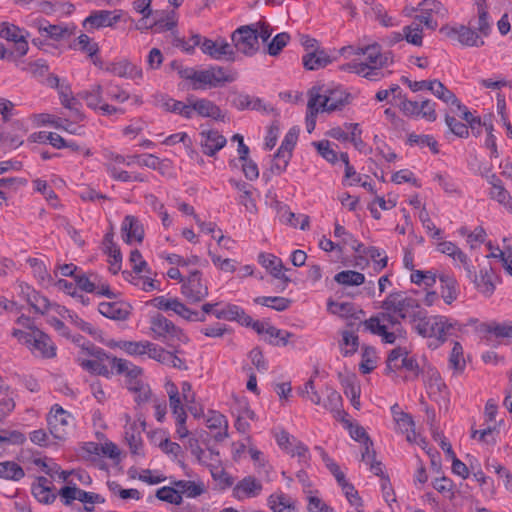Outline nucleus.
<instances>
[{
  "instance_id": "nucleus-1",
  "label": "nucleus",
  "mask_w": 512,
  "mask_h": 512,
  "mask_svg": "<svg viewBox=\"0 0 512 512\" xmlns=\"http://www.w3.org/2000/svg\"><path fill=\"white\" fill-rule=\"evenodd\" d=\"M340 53L366 56V61L361 64L366 65L365 78L369 80L379 79L382 76L381 68L388 64V56L381 53V47L377 43L357 48L346 46L341 48Z\"/></svg>"
},
{
  "instance_id": "nucleus-2",
  "label": "nucleus",
  "mask_w": 512,
  "mask_h": 512,
  "mask_svg": "<svg viewBox=\"0 0 512 512\" xmlns=\"http://www.w3.org/2000/svg\"><path fill=\"white\" fill-rule=\"evenodd\" d=\"M420 303L417 299L409 297L405 292H391L381 304L385 311L396 314L400 319H411V315L419 309Z\"/></svg>"
},
{
  "instance_id": "nucleus-3",
  "label": "nucleus",
  "mask_w": 512,
  "mask_h": 512,
  "mask_svg": "<svg viewBox=\"0 0 512 512\" xmlns=\"http://www.w3.org/2000/svg\"><path fill=\"white\" fill-rule=\"evenodd\" d=\"M231 40L238 52L249 57L255 55L260 48L258 24L240 26L232 33Z\"/></svg>"
},
{
  "instance_id": "nucleus-4",
  "label": "nucleus",
  "mask_w": 512,
  "mask_h": 512,
  "mask_svg": "<svg viewBox=\"0 0 512 512\" xmlns=\"http://www.w3.org/2000/svg\"><path fill=\"white\" fill-rule=\"evenodd\" d=\"M311 89H316L320 93L318 107L322 111L333 112L341 110L346 104L349 103V94L340 89H329L325 86H314Z\"/></svg>"
},
{
  "instance_id": "nucleus-5",
  "label": "nucleus",
  "mask_w": 512,
  "mask_h": 512,
  "mask_svg": "<svg viewBox=\"0 0 512 512\" xmlns=\"http://www.w3.org/2000/svg\"><path fill=\"white\" fill-rule=\"evenodd\" d=\"M181 292L190 304L199 303L208 296V287L202 283V273L199 270L189 274L182 284Z\"/></svg>"
},
{
  "instance_id": "nucleus-6",
  "label": "nucleus",
  "mask_w": 512,
  "mask_h": 512,
  "mask_svg": "<svg viewBox=\"0 0 512 512\" xmlns=\"http://www.w3.org/2000/svg\"><path fill=\"white\" fill-rule=\"evenodd\" d=\"M150 323V329L155 334V338H169L171 340L176 339L184 343L188 342V337L184 334L183 330L162 314L153 316Z\"/></svg>"
},
{
  "instance_id": "nucleus-7",
  "label": "nucleus",
  "mask_w": 512,
  "mask_h": 512,
  "mask_svg": "<svg viewBox=\"0 0 512 512\" xmlns=\"http://www.w3.org/2000/svg\"><path fill=\"white\" fill-rule=\"evenodd\" d=\"M235 80V77L226 74L225 69L220 66H213L209 69L198 70L196 85L201 87H219L224 83H230Z\"/></svg>"
},
{
  "instance_id": "nucleus-8",
  "label": "nucleus",
  "mask_w": 512,
  "mask_h": 512,
  "mask_svg": "<svg viewBox=\"0 0 512 512\" xmlns=\"http://www.w3.org/2000/svg\"><path fill=\"white\" fill-rule=\"evenodd\" d=\"M71 415L58 404L54 405L48 415L47 421L50 433L54 438L63 440L67 436V428Z\"/></svg>"
},
{
  "instance_id": "nucleus-9",
  "label": "nucleus",
  "mask_w": 512,
  "mask_h": 512,
  "mask_svg": "<svg viewBox=\"0 0 512 512\" xmlns=\"http://www.w3.org/2000/svg\"><path fill=\"white\" fill-rule=\"evenodd\" d=\"M202 52L215 60H235V52L232 49V46L222 38L217 40L204 38L202 43Z\"/></svg>"
},
{
  "instance_id": "nucleus-10",
  "label": "nucleus",
  "mask_w": 512,
  "mask_h": 512,
  "mask_svg": "<svg viewBox=\"0 0 512 512\" xmlns=\"http://www.w3.org/2000/svg\"><path fill=\"white\" fill-rule=\"evenodd\" d=\"M173 8L165 10H154L152 22L155 25V32H164L172 30L177 25L176 9L180 2H172Z\"/></svg>"
},
{
  "instance_id": "nucleus-11",
  "label": "nucleus",
  "mask_w": 512,
  "mask_h": 512,
  "mask_svg": "<svg viewBox=\"0 0 512 512\" xmlns=\"http://www.w3.org/2000/svg\"><path fill=\"white\" fill-rule=\"evenodd\" d=\"M30 350L43 358H53L56 355V347L50 337L39 329H34V335L28 346Z\"/></svg>"
},
{
  "instance_id": "nucleus-12",
  "label": "nucleus",
  "mask_w": 512,
  "mask_h": 512,
  "mask_svg": "<svg viewBox=\"0 0 512 512\" xmlns=\"http://www.w3.org/2000/svg\"><path fill=\"white\" fill-rule=\"evenodd\" d=\"M226 143V138L217 130H203L200 132L202 151L207 156H214Z\"/></svg>"
},
{
  "instance_id": "nucleus-13",
  "label": "nucleus",
  "mask_w": 512,
  "mask_h": 512,
  "mask_svg": "<svg viewBox=\"0 0 512 512\" xmlns=\"http://www.w3.org/2000/svg\"><path fill=\"white\" fill-rule=\"evenodd\" d=\"M33 25L41 35L55 41L66 39L73 33L67 26L49 24L45 19H35Z\"/></svg>"
},
{
  "instance_id": "nucleus-14",
  "label": "nucleus",
  "mask_w": 512,
  "mask_h": 512,
  "mask_svg": "<svg viewBox=\"0 0 512 512\" xmlns=\"http://www.w3.org/2000/svg\"><path fill=\"white\" fill-rule=\"evenodd\" d=\"M262 491V484L253 476H247L237 483L233 495L238 500L246 497H256Z\"/></svg>"
},
{
  "instance_id": "nucleus-15",
  "label": "nucleus",
  "mask_w": 512,
  "mask_h": 512,
  "mask_svg": "<svg viewBox=\"0 0 512 512\" xmlns=\"http://www.w3.org/2000/svg\"><path fill=\"white\" fill-rule=\"evenodd\" d=\"M121 14L118 11L100 10L91 13L84 21V26L92 28L110 27L120 20Z\"/></svg>"
},
{
  "instance_id": "nucleus-16",
  "label": "nucleus",
  "mask_w": 512,
  "mask_h": 512,
  "mask_svg": "<svg viewBox=\"0 0 512 512\" xmlns=\"http://www.w3.org/2000/svg\"><path fill=\"white\" fill-rule=\"evenodd\" d=\"M468 24L480 35L482 39L490 34L491 23L489 21L486 2H482L477 5V17L471 18Z\"/></svg>"
},
{
  "instance_id": "nucleus-17",
  "label": "nucleus",
  "mask_w": 512,
  "mask_h": 512,
  "mask_svg": "<svg viewBox=\"0 0 512 512\" xmlns=\"http://www.w3.org/2000/svg\"><path fill=\"white\" fill-rule=\"evenodd\" d=\"M339 379L343 386L344 394L350 398L352 406L359 410L360 403V386L357 383V378L355 374L343 375L339 373Z\"/></svg>"
},
{
  "instance_id": "nucleus-18",
  "label": "nucleus",
  "mask_w": 512,
  "mask_h": 512,
  "mask_svg": "<svg viewBox=\"0 0 512 512\" xmlns=\"http://www.w3.org/2000/svg\"><path fill=\"white\" fill-rule=\"evenodd\" d=\"M129 305L124 302H102L98 310L101 315L113 320H126L130 314Z\"/></svg>"
},
{
  "instance_id": "nucleus-19",
  "label": "nucleus",
  "mask_w": 512,
  "mask_h": 512,
  "mask_svg": "<svg viewBox=\"0 0 512 512\" xmlns=\"http://www.w3.org/2000/svg\"><path fill=\"white\" fill-rule=\"evenodd\" d=\"M450 33L457 35L458 41L464 46L480 47L484 45V40L469 24L452 28Z\"/></svg>"
},
{
  "instance_id": "nucleus-20",
  "label": "nucleus",
  "mask_w": 512,
  "mask_h": 512,
  "mask_svg": "<svg viewBox=\"0 0 512 512\" xmlns=\"http://www.w3.org/2000/svg\"><path fill=\"white\" fill-rule=\"evenodd\" d=\"M332 58L326 53L324 49H317L306 53L302 57V63L307 70H318L326 67L332 62Z\"/></svg>"
},
{
  "instance_id": "nucleus-21",
  "label": "nucleus",
  "mask_w": 512,
  "mask_h": 512,
  "mask_svg": "<svg viewBox=\"0 0 512 512\" xmlns=\"http://www.w3.org/2000/svg\"><path fill=\"white\" fill-rule=\"evenodd\" d=\"M21 294L29 303V305L34 309L35 312L44 314L48 311L52 304L50 301L41 296L38 292L31 289L28 285H21Z\"/></svg>"
},
{
  "instance_id": "nucleus-22",
  "label": "nucleus",
  "mask_w": 512,
  "mask_h": 512,
  "mask_svg": "<svg viewBox=\"0 0 512 512\" xmlns=\"http://www.w3.org/2000/svg\"><path fill=\"white\" fill-rule=\"evenodd\" d=\"M121 231L123 233V240L130 243L132 240L142 242L144 237V230L140 225L138 219L134 216L127 215L122 223Z\"/></svg>"
},
{
  "instance_id": "nucleus-23",
  "label": "nucleus",
  "mask_w": 512,
  "mask_h": 512,
  "mask_svg": "<svg viewBox=\"0 0 512 512\" xmlns=\"http://www.w3.org/2000/svg\"><path fill=\"white\" fill-rule=\"evenodd\" d=\"M327 310L329 313L342 318L360 319L358 314H364V311L362 309L357 310L353 303H339L332 299H328L327 301Z\"/></svg>"
},
{
  "instance_id": "nucleus-24",
  "label": "nucleus",
  "mask_w": 512,
  "mask_h": 512,
  "mask_svg": "<svg viewBox=\"0 0 512 512\" xmlns=\"http://www.w3.org/2000/svg\"><path fill=\"white\" fill-rule=\"evenodd\" d=\"M259 259L261 264L270 272L273 277L282 280L286 284L291 281V279L283 273L284 265L280 258L272 254H261Z\"/></svg>"
},
{
  "instance_id": "nucleus-25",
  "label": "nucleus",
  "mask_w": 512,
  "mask_h": 512,
  "mask_svg": "<svg viewBox=\"0 0 512 512\" xmlns=\"http://www.w3.org/2000/svg\"><path fill=\"white\" fill-rule=\"evenodd\" d=\"M441 283V297L448 305L454 302L459 294L457 280L448 274H440L438 276Z\"/></svg>"
},
{
  "instance_id": "nucleus-26",
  "label": "nucleus",
  "mask_w": 512,
  "mask_h": 512,
  "mask_svg": "<svg viewBox=\"0 0 512 512\" xmlns=\"http://www.w3.org/2000/svg\"><path fill=\"white\" fill-rule=\"evenodd\" d=\"M350 436L356 441H362L364 444V451L362 452V461L370 459V457L376 456L373 449V442L366 433L365 429L359 425H349Z\"/></svg>"
},
{
  "instance_id": "nucleus-27",
  "label": "nucleus",
  "mask_w": 512,
  "mask_h": 512,
  "mask_svg": "<svg viewBox=\"0 0 512 512\" xmlns=\"http://www.w3.org/2000/svg\"><path fill=\"white\" fill-rule=\"evenodd\" d=\"M268 504L274 512H298L296 502L282 492L270 495Z\"/></svg>"
},
{
  "instance_id": "nucleus-28",
  "label": "nucleus",
  "mask_w": 512,
  "mask_h": 512,
  "mask_svg": "<svg viewBox=\"0 0 512 512\" xmlns=\"http://www.w3.org/2000/svg\"><path fill=\"white\" fill-rule=\"evenodd\" d=\"M106 70L114 75L125 78H141L142 70L137 68L135 65L130 63L127 60L118 62V63H110Z\"/></svg>"
},
{
  "instance_id": "nucleus-29",
  "label": "nucleus",
  "mask_w": 512,
  "mask_h": 512,
  "mask_svg": "<svg viewBox=\"0 0 512 512\" xmlns=\"http://www.w3.org/2000/svg\"><path fill=\"white\" fill-rule=\"evenodd\" d=\"M213 314L217 319L237 321L240 324L242 321L250 320V316L241 307L234 304H228L223 309H215Z\"/></svg>"
},
{
  "instance_id": "nucleus-30",
  "label": "nucleus",
  "mask_w": 512,
  "mask_h": 512,
  "mask_svg": "<svg viewBox=\"0 0 512 512\" xmlns=\"http://www.w3.org/2000/svg\"><path fill=\"white\" fill-rule=\"evenodd\" d=\"M365 328L370 331L374 335H378L382 338V341L388 344L395 343L397 339V334L394 332H389L387 329V325L379 324L378 319L369 318L362 322Z\"/></svg>"
},
{
  "instance_id": "nucleus-31",
  "label": "nucleus",
  "mask_w": 512,
  "mask_h": 512,
  "mask_svg": "<svg viewBox=\"0 0 512 512\" xmlns=\"http://www.w3.org/2000/svg\"><path fill=\"white\" fill-rule=\"evenodd\" d=\"M309 100L307 104L308 112L306 114V129L308 133H312L316 126V118L320 108L317 106L320 93L316 89L309 90Z\"/></svg>"
},
{
  "instance_id": "nucleus-32",
  "label": "nucleus",
  "mask_w": 512,
  "mask_h": 512,
  "mask_svg": "<svg viewBox=\"0 0 512 512\" xmlns=\"http://www.w3.org/2000/svg\"><path fill=\"white\" fill-rule=\"evenodd\" d=\"M194 109L201 117L223 120L221 109L208 99H194Z\"/></svg>"
},
{
  "instance_id": "nucleus-33",
  "label": "nucleus",
  "mask_w": 512,
  "mask_h": 512,
  "mask_svg": "<svg viewBox=\"0 0 512 512\" xmlns=\"http://www.w3.org/2000/svg\"><path fill=\"white\" fill-rule=\"evenodd\" d=\"M25 476L23 468L14 461L0 462V478L19 481Z\"/></svg>"
},
{
  "instance_id": "nucleus-34",
  "label": "nucleus",
  "mask_w": 512,
  "mask_h": 512,
  "mask_svg": "<svg viewBox=\"0 0 512 512\" xmlns=\"http://www.w3.org/2000/svg\"><path fill=\"white\" fill-rule=\"evenodd\" d=\"M413 324V329L422 337L427 338V328L429 327L430 317L427 316V312L419 307L416 313L411 315L409 320Z\"/></svg>"
},
{
  "instance_id": "nucleus-35",
  "label": "nucleus",
  "mask_w": 512,
  "mask_h": 512,
  "mask_svg": "<svg viewBox=\"0 0 512 512\" xmlns=\"http://www.w3.org/2000/svg\"><path fill=\"white\" fill-rule=\"evenodd\" d=\"M140 433L141 431L139 430L136 422H133L126 427L125 439L129 445L131 453L133 454H140V449L142 447Z\"/></svg>"
},
{
  "instance_id": "nucleus-36",
  "label": "nucleus",
  "mask_w": 512,
  "mask_h": 512,
  "mask_svg": "<svg viewBox=\"0 0 512 512\" xmlns=\"http://www.w3.org/2000/svg\"><path fill=\"white\" fill-rule=\"evenodd\" d=\"M58 92H59L61 104L65 108L71 110L76 115V117H78L79 119H82L83 116L78 108L79 102L77 101V99L75 97L72 96L70 87L68 85H61L59 87Z\"/></svg>"
},
{
  "instance_id": "nucleus-37",
  "label": "nucleus",
  "mask_w": 512,
  "mask_h": 512,
  "mask_svg": "<svg viewBox=\"0 0 512 512\" xmlns=\"http://www.w3.org/2000/svg\"><path fill=\"white\" fill-rule=\"evenodd\" d=\"M334 280L345 286H359L365 282V276L354 270H345L337 273Z\"/></svg>"
},
{
  "instance_id": "nucleus-38",
  "label": "nucleus",
  "mask_w": 512,
  "mask_h": 512,
  "mask_svg": "<svg viewBox=\"0 0 512 512\" xmlns=\"http://www.w3.org/2000/svg\"><path fill=\"white\" fill-rule=\"evenodd\" d=\"M444 316L437 315L430 317L429 327L427 328V338H436L439 343H444L446 341L445 334V325H444Z\"/></svg>"
},
{
  "instance_id": "nucleus-39",
  "label": "nucleus",
  "mask_w": 512,
  "mask_h": 512,
  "mask_svg": "<svg viewBox=\"0 0 512 512\" xmlns=\"http://www.w3.org/2000/svg\"><path fill=\"white\" fill-rule=\"evenodd\" d=\"M12 131H6L1 133L3 135V140H7L10 143V146L13 148H17L23 144L22 136L26 133V129L24 124L20 121H14L11 124Z\"/></svg>"
},
{
  "instance_id": "nucleus-40",
  "label": "nucleus",
  "mask_w": 512,
  "mask_h": 512,
  "mask_svg": "<svg viewBox=\"0 0 512 512\" xmlns=\"http://www.w3.org/2000/svg\"><path fill=\"white\" fill-rule=\"evenodd\" d=\"M254 302L262 306L270 307L276 311H284L291 304L290 299L279 296H259L254 299Z\"/></svg>"
},
{
  "instance_id": "nucleus-41",
  "label": "nucleus",
  "mask_w": 512,
  "mask_h": 512,
  "mask_svg": "<svg viewBox=\"0 0 512 512\" xmlns=\"http://www.w3.org/2000/svg\"><path fill=\"white\" fill-rule=\"evenodd\" d=\"M364 13L366 17L378 20L384 27H392L396 25L393 17L389 16L380 4H376L365 9Z\"/></svg>"
},
{
  "instance_id": "nucleus-42",
  "label": "nucleus",
  "mask_w": 512,
  "mask_h": 512,
  "mask_svg": "<svg viewBox=\"0 0 512 512\" xmlns=\"http://www.w3.org/2000/svg\"><path fill=\"white\" fill-rule=\"evenodd\" d=\"M173 485L179 490V493H185L187 497L195 498L204 493L205 487L203 483H195L194 481L178 480Z\"/></svg>"
},
{
  "instance_id": "nucleus-43",
  "label": "nucleus",
  "mask_w": 512,
  "mask_h": 512,
  "mask_svg": "<svg viewBox=\"0 0 512 512\" xmlns=\"http://www.w3.org/2000/svg\"><path fill=\"white\" fill-rule=\"evenodd\" d=\"M107 172L111 175V177L117 181L129 182V181H137L144 182L145 179L140 174L131 175L127 171L119 169L113 162H107L105 164Z\"/></svg>"
},
{
  "instance_id": "nucleus-44",
  "label": "nucleus",
  "mask_w": 512,
  "mask_h": 512,
  "mask_svg": "<svg viewBox=\"0 0 512 512\" xmlns=\"http://www.w3.org/2000/svg\"><path fill=\"white\" fill-rule=\"evenodd\" d=\"M431 85H429L428 90H430L437 98L442 100L445 103H456L457 97L455 94L447 89L445 85L439 80L430 81Z\"/></svg>"
},
{
  "instance_id": "nucleus-45",
  "label": "nucleus",
  "mask_w": 512,
  "mask_h": 512,
  "mask_svg": "<svg viewBox=\"0 0 512 512\" xmlns=\"http://www.w3.org/2000/svg\"><path fill=\"white\" fill-rule=\"evenodd\" d=\"M340 345L343 356H351L358 350L359 338L352 331H343Z\"/></svg>"
},
{
  "instance_id": "nucleus-46",
  "label": "nucleus",
  "mask_w": 512,
  "mask_h": 512,
  "mask_svg": "<svg viewBox=\"0 0 512 512\" xmlns=\"http://www.w3.org/2000/svg\"><path fill=\"white\" fill-rule=\"evenodd\" d=\"M473 283L477 289L486 296H490L494 292L495 286L492 282V275L489 273L488 269H482L480 276L473 279Z\"/></svg>"
},
{
  "instance_id": "nucleus-47",
  "label": "nucleus",
  "mask_w": 512,
  "mask_h": 512,
  "mask_svg": "<svg viewBox=\"0 0 512 512\" xmlns=\"http://www.w3.org/2000/svg\"><path fill=\"white\" fill-rule=\"evenodd\" d=\"M324 407L328 410H330L332 413H334L337 416L340 415H347L343 410H341L342 407V397L341 395L332 388H327V397L324 401Z\"/></svg>"
},
{
  "instance_id": "nucleus-48",
  "label": "nucleus",
  "mask_w": 512,
  "mask_h": 512,
  "mask_svg": "<svg viewBox=\"0 0 512 512\" xmlns=\"http://www.w3.org/2000/svg\"><path fill=\"white\" fill-rule=\"evenodd\" d=\"M74 280L77 284V286L87 292V293H93L97 289V281H98V274L96 273H81L74 276Z\"/></svg>"
},
{
  "instance_id": "nucleus-49",
  "label": "nucleus",
  "mask_w": 512,
  "mask_h": 512,
  "mask_svg": "<svg viewBox=\"0 0 512 512\" xmlns=\"http://www.w3.org/2000/svg\"><path fill=\"white\" fill-rule=\"evenodd\" d=\"M174 313L179 315L180 317H182L183 319H185L187 321H197V322L205 321L204 313H200L199 311L190 309L179 299L176 303Z\"/></svg>"
},
{
  "instance_id": "nucleus-50",
  "label": "nucleus",
  "mask_w": 512,
  "mask_h": 512,
  "mask_svg": "<svg viewBox=\"0 0 512 512\" xmlns=\"http://www.w3.org/2000/svg\"><path fill=\"white\" fill-rule=\"evenodd\" d=\"M128 389L133 392L135 396V401L138 404L148 402L151 398V389L148 385L144 384L142 381H134L130 384H127Z\"/></svg>"
},
{
  "instance_id": "nucleus-51",
  "label": "nucleus",
  "mask_w": 512,
  "mask_h": 512,
  "mask_svg": "<svg viewBox=\"0 0 512 512\" xmlns=\"http://www.w3.org/2000/svg\"><path fill=\"white\" fill-rule=\"evenodd\" d=\"M437 251L446 254L451 257L454 261H464L465 253L453 242L443 241L437 244Z\"/></svg>"
},
{
  "instance_id": "nucleus-52",
  "label": "nucleus",
  "mask_w": 512,
  "mask_h": 512,
  "mask_svg": "<svg viewBox=\"0 0 512 512\" xmlns=\"http://www.w3.org/2000/svg\"><path fill=\"white\" fill-rule=\"evenodd\" d=\"M465 359L463 357V348L459 342H455L449 357V366L457 372H462L465 368Z\"/></svg>"
},
{
  "instance_id": "nucleus-53",
  "label": "nucleus",
  "mask_w": 512,
  "mask_h": 512,
  "mask_svg": "<svg viewBox=\"0 0 512 512\" xmlns=\"http://www.w3.org/2000/svg\"><path fill=\"white\" fill-rule=\"evenodd\" d=\"M156 497L161 501L175 505H180L183 500L179 491L170 486H164L158 489Z\"/></svg>"
},
{
  "instance_id": "nucleus-54",
  "label": "nucleus",
  "mask_w": 512,
  "mask_h": 512,
  "mask_svg": "<svg viewBox=\"0 0 512 512\" xmlns=\"http://www.w3.org/2000/svg\"><path fill=\"white\" fill-rule=\"evenodd\" d=\"M410 145H418L421 147L428 146L434 154L439 153L437 141L430 135H417L411 133L408 136Z\"/></svg>"
},
{
  "instance_id": "nucleus-55",
  "label": "nucleus",
  "mask_w": 512,
  "mask_h": 512,
  "mask_svg": "<svg viewBox=\"0 0 512 512\" xmlns=\"http://www.w3.org/2000/svg\"><path fill=\"white\" fill-rule=\"evenodd\" d=\"M290 35L286 32H282L274 36V38L268 43L267 53L270 56H277L280 54L282 49L288 44Z\"/></svg>"
},
{
  "instance_id": "nucleus-56",
  "label": "nucleus",
  "mask_w": 512,
  "mask_h": 512,
  "mask_svg": "<svg viewBox=\"0 0 512 512\" xmlns=\"http://www.w3.org/2000/svg\"><path fill=\"white\" fill-rule=\"evenodd\" d=\"M404 39L415 46H421L423 43L422 29L419 24H411L403 28Z\"/></svg>"
},
{
  "instance_id": "nucleus-57",
  "label": "nucleus",
  "mask_w": 512,
  "mask_h": 512,
  "mask_svg": "<svg viewBox=\"0 0 512 512\" xmlns=\"http://www.w3.org/2000/svg\"><path fill=\"white\" fill-rule=\"evenodd\" d=\"M78 96L84 99L90 108L96 109L102 102V87L101 85H96L91 91L81 92Z\"/></svg>"
},
{
  "instance_id": "nucleus-58",
  "label": "nucleus",
  "mask_w": 512,
  "mask_h": 512,
  "mask_svg": "<svg viewBox=\"0 0 512 512\" xmlns=\"http://www.w3.org/2000/svg\"><path fill=\"white\" fill-rule=\"evenodd\" d=\"M493 179H495L496 182H491L492 198L496 199L501 204L509 203L511 201V196L508 193V191L503 187L501 180L496 175H493Z\"/></svg>"
},
{
  "instance_id": "nucleus-59",
  "label": "nucleus",
  "mask_w": 512,
  "mask_h": 512,
  "mask_svg": "<svg viewBox=\"0 0 512 512\" xmlns=\"http://www.w3.org/2000/svg\"><path fill=\"white\" fill-rule=\"evenodd\" d=\"M147 347H149V341H123L120 344V348L130 355H144Z\"/></svg>"
},
{
  "instance_id": "nucleus-60",
  "label": "nucleus",
  "mask_w": 512,
  "mask_h": 512,
  "mask_svg": "<svg viewBox=\"0 0 512 512\" xmlns=\"http://www.w3.org/2000/svg\"><path fill=\"white\" fill-rule=\"evenodd\" d=\"M445 122L449 127V130L456 136L461 138H467L469 136L468 126L456 118L446 115Z\"/></svg>"
},
{
  "instance_id": "nucleus-61",
  "label": "nucleus",
  "mask_w": 512,
  "mask_h": 512,
  "mask_svg": "<svg viewBox=\"0 0 512 512\" xmlns=\"http://www.w3.org/2000/svg\"><path fill=\"white\" fill-rule=\"evenodd\" d=\"M318 153L328 162L335 163L337 161V153L331 148V143L328 140H321L313 142Z\"/></svg>"
},
{
  "instance_id": "nucleus-62",
  "label": "nucleus",
  "mask_w": 512,
  "mask_h": 512,
  "mask_svg": "<svg viewBox=\"0 0 512 512\" xmlns=\"http://www.w3.org/2000/svg\"><path fill=\"white\" fill-rule=\"evenodd\" d=\"M404 355H408V352L405 348L397 347L393 349L387 358L386 361V371L388 373L394 371L395 369H400V364H398V361L400 358H403Z\"/></svg>"
},
{
  "instance_id": "nucleus-63",
  "label": "nucleus",
  "mask_w": 512,
  "mask_h": 512,
  "mask_svg": "<svg viewBox=\"0 0 512 512\" xmlns=\"http://www.w3.org/2000/svg\"><path fill=\"white\" fill-rule=\"evenodd\" d=\"M290 158H291L290 156H287V158H286L285 153H283V152L281 153V151L277 150V152L274 155V158L272 160V163L270 166V171L273 174L280 175L282 172H284L286 170Z\"/></svg>"
},
{
  "instance_id": "nucleus-64",
  "label": "nucleus",
  "mask_w": 512,
  "mask_h": 512,
  "mask_svg": "<svg viewBox=\"0 0 512 512\" xmlns=\"http://www.w3.org/2000/svg\"><path fill=\"white\" fill-rule=\"evenodd\" d=\"M32 494L40 503L44 504H50L56 499L52 488H46V486H32Z\"/></svg>"
}]
</instances>
